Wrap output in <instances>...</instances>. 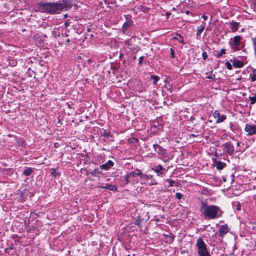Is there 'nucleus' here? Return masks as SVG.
<instances>
[{
    "instance_id": "nucleus-1",
    "label": "nucleus",
    "mask_w": 256,
    "mask_h": 256,
    "mask_svg": "<svg viewBox=\"0 0 256 256\" xmlns=\"http://www.w3.org/2000/svg\"><path fill=\"white\" fill-rule=\"evenodd\" d=\"M200 210L206 219H214L222 214L221 210L218 206L208 205L206 202H201Z\"/></svg>"
},
{
    "instance_id": "nucleus-2",
    "label": "nucleus",
    "mask_w": 256,
    "mask_h": 256,
    "mask_svg": "<svg viewBox=\"0 0 256 256\" xmlns=\"http://www.w3.org/2000/svg\"><path fill=\"white\" fill-rule=\"evenodd\" d=\"M66 8V4L48 2L38 4V10L42 12L50 14L59 13L62 12L64 8Z\"/></svg>"
},
{
    "instance_id": "nucleus-3",
    "label": "nucleus",
    "mask_w": 256,
    "mask_h": 256,
    "mask_svg": "<svg viewBox=\"0 0 256 256\" xmlns=\"http://www.w3.org/2000/svg\"><path fill=\"white\" fill-rule=\"evenodd\" d=\"M198 252L200 256H211L206 248V246L202 238H199L196 243Z\"/></svg>"
},
{
    "instance_id": "nucleus-4",
    "label": "nucleus",
    "mask_w": 256,
    "mask_h": 256,
    "mask_svg": "<svg viewBox=\"0 0 256 256\" xmlns=\"http://www.w3.org/2000/svg\"><path fill=\"white\" fill-rule=\"evenodd\" d=\"M242 38L240 36H234L233 39L230 40L229 44L230 46L234 50H238L240 49Z\"/></svg>"
},
{
    "instance_id": "nucleus-5",
    "label": "nucleus",
    "mask_w": 256,
    "mask_h": 256,
    "mask_svg": "<svg viewBox=\"0 0 256 256\" xmlns=\"http://www.w3.org/2000/svg\"><path fill=\"white\" fill-rule=\"evenodd\" d=\"M230 228L228 227L227 224L221 226L218 229L220 236L223 238L227 233L230 232Z\"/></svg>"
},
{
    "instance_id": "nucleus-6",
    "label": "nucleus",
    "mask_w": 256,
    "mask_h": 256,
    "mask_svg": "<svg viewBox=\"0 0 256 256\" xmlns=\"http://www.w3.org/2000/svg\"><path fill=\"white\" fill-rule=\"evenodd\" d=\"M244 130L249 135H253L256 134V126L254 125L246 124Z\"/></svg>"
},
{
    "instance_id": "nucleus-7",
    "label": "nucleus",
    "mask_w": 256,
    "mask_h": 256,
    "mask_svg": "<svg viewBox=\"0 0 256 256\" xmlns=\"http://www.w3.org/2000/svg\"><path fill=\"white\" fill-rule=\"evenodd\" d=\"M214 116L217 118L216 123L222 122L226 119V116L225 115L220 116V114L218 110H216L214 112Z\"/></svg>"
},
{
    "instance_id": "nucleus-8",
    "label": "nucleus",
    "mask_w": 256,
    "mask_h": 256,
    "mask_svg": "<svg viewBox=\"0 0 256 256\" xmlns=\"http://www.w3.org/2000/svg\"><path fill=\"white\" fill-rule=\"evenodd\" d=\"M224 146L228 154L231 155L233 154L234 148L231 144L227 142L224 144Z\"/></svg>"
},
{
    "instance_id": "nucleus-9",
    "label": "nucleus",
    "mask_w": 256,
    "mask_h": 256,
    "mask_svg": "<svg viewBox=\"0 0 256 256\" xmlns=\"http://www.w3.org/2000/svg\"><path fill=\"white\" fill-rule=\"evenodd\" d=\"M114 165V162L112 160H108L104 164H102L100 166V168L101 169H104L106 170H108L110 168H111Z\"/></svg>"
},
{
    "instance_id": "nucleus-10",
    "label": "nucleus",
    "mask_w": 256,
    "mask_h": 256,
    "mask_svg": "<svg viewBox=\"0 0 256 256\" xmlns=\"http://www.w3.org/2000/svg\"><path fill=\"white\" fill-rule=\"evenodd\" d=\"M153 147L156 151L160 154H164V150L158 144H154Z\"/></svg>"
},
{
    "instance_id": "nucleus-11",
    "label": "nucleus",
    "mask_w": 256,
    "mask_h": 256,
    "mask_svg": "<svg viewBox=\"0 0 256 256\" xmlns=\"http://www.w3.org/2000/svg\"><path fill=\"white\" fill-rule=\"evenodd\" d=\"M100 187L102 188L110 190L112 191H115L117 190L116 186L108 184H106L104 186H102Z\"/></svg>"
},
{
    "instance_id": "nucleus-12",
    "label": "nucleus",
    "mask_w": 256,
    "mask_h": 256,
    "mask_svg": "<svg viewBox=\"0 0 256 256\" xmlns=\"http://www.w3.org/2000/svg\"><path fill=\"white\" fill-rule=\"evenodd\" d=\"M131 179L132 180V179L136 176H140V174H142V172L140 170H139L138 169H136L134 170V171H133L132 172H130V173L128 174Z\"/></svg>"
},
{
    "instance_id": "nucleus-13",
    "label": "nucleus",
    "mask_w": 256,
    "mask_h": 256,
    "mask_svg": "<svg viewBox=\"0 0 256 256\" xmlns=\"http://www.w3.org/2000/svg\"><path fill=\"white\" fill-rule=\"evenodd\" d=\"M206 26V23L205 22H202V25L198 28L197 29V32L196 34V36H200L201 34L203 32V30L204 29Z\"/></svg>"
},
{
    "instance_id": "nucleus-14",
    "label": "nucleus",
    "mask_w": 256,
    "mask_h": 256,
    "mask_svg": "<svg viewBox=\"0 0 256 256\" xmlns=\"http://www.w3.org/2000/svg\"><path fill=\"white\" fill-rule=\"evenodd\" d=\"M233 66L235 67V68H242L244 64V62H242V61H240V60H234L233 61Z\"/></svg>"
},
{
    "instance_id": "nucleus-15",
    "label": "nucleus",
    "mask_w": 256,
    "mask_h": 256,
    "mask_svg": "<svg viewBox=\"0 0 256 256\" xmlns=\"http://www.w3.org/2000/svg\"><path fill=\"white\" fill-rule=\"evenodd\" d=\"M164 169L162 168V166L158 165L154 170L158 174V176L162 174V170Z\"/></svg>"
},
{
    "instance_id": "nucleus-16",
    "label": "nucleus",
    "mask_w": 256,
    "mask_h": 256,
    "mask_svg": "<svg viewBox=\"0 0 256 256\" xmlns=\"http://www.w3.org/2000/svg\"><path fill=\"white\" fill-rule=\"evenodd\" d=\"M238 23L234 22H232L230 23L231 29L233 32H235L238 30Z\"/></svg>"
},
{
    "instance_id": "nucleus-17",
    "label": "nucleus",
    "mask_w": 256,
    "mask_h": 256,
    "mask_svg": "<svg viewBox=\"0 0 256 256\" xmlns=\"http://www.w3.org/2000/svg\"><path fill=\"white\" fill-rule=\"evenodd\" d=\"M216 168L218 170H222L224 166H226V164L221 162H218L216 163Z\"/></svg>"
},
{
    "instance_id": "nucleus-18",
    "label": "nucleus",
    "mask_w": 256,
    "mask_h": 256,
    "mask_svg": "<svg viewBox=\"0 0 256 256\" xmlns=\"http://www.w3.org/2000/svg\"><path fill=\"white\" fill-rule=\"evenodd\" d=\"M251 80L252 82L256 81V69H253L252 73L250 74Z\"/></svg>"
},
{
    "instance_id": "nucleus-19",
    "label": "nucleus",
    "mask_w": 256,
    "mask_h": 256,
    "mask_svg": "<svg viewBox=\"0 0 256 256\" xmlns=\"http://www.w3.org/2000/svg\"><path fill=\"white\" fill-rule=\"evenodd\" d=\"M124 184H128L130 182L132 181V180L131 179V178L129 176L128 174L124 176Z\"/></svg>"
},
{
    "instance_id": "nucleus-20",
    "label": "nucleus",
    "mask_w": 256,
    "mask_h": 256,
    "mask_svg": "<svg viewBox=\"0 0 256 256\" xmlns=\"http://www.w3.org/2000/svg\"><path fill=\"white\" fill-rule=\"evenodd\" d=\"M132 24V22L131 21L126 22L124 23L122 26V29L124 30H126L128 28H129Z\"/></svg>"
},
{
    "instance_id": "nucleus-21",
    "label": "nucleus",
    "mask_w": 256,
    "mask_h": 256,
    "mask_svg": "<svg viewBox=\"0 0 256 256\" xmlns=\"http://www.w3.org/2000/svg\"><path fill=\"white\" fill-rule=\"evenodd\" d=\"M32 172V170L31 168H28L24 171L23 174L25 176H28L31 174Z\"/></svg>"
},
{
    "instance_id": "nucleus-22",
    "label": "nucleus",
    "mask_w": 256,
    "mask_h": 256,
    "mask_svg": "<svg viewBox=\"0 0 256 256\" xmlns=\"http://www.w3.org/2000/svg\"><path fill=\"white\" fill-rule=\"evenodd\" d=\"M226 54V50L225 49H221L220 52L218 54H216V57L217 58H220L222 55Z\"/></svg>"
},
{
    "instance_id": "nucleus-23",
    "label": "nucleus",
    "mask_w": 256,
    "mask_h": 256,
    "mask_svg": "<svg viewBox=\"0 0 256 256\" xmlns=\"http://www.w3.org/2000/svg\"><path fill=\"white\" fill-rule=\"evenodd\" d=\"M249 99L250 100V104H254L256 102V94L254 96H250Z\"/></svg>"
},
{
    "instance_id": "nucleus-24",
    "label": "nucleus",
    "mask_w": 256,
    "mask_h": 256,
    "mask_svg": "<svg viewBox=\"0 0 256 256\" xmlns=\"http://www.w3.org/2000/svg\"><path fill=\"white\" fill-rule=\"evenodd\" d=\"M150 78L154 80L153 83L154 84H156L159 80V78L156 76H152Z\"/></svg>"
},
{
    "instance_id": "nucleus-25",
    "label": "nucleus",
    "mask_w": 256,
    "mask_h": 256,
    "mask_svg": "<svg viewBox=\"0 0 256 256\" xmlns=\"http://www.w3.org/2000/svg\"><path fill=\"white\" fill-rule=\"evenodd\" d=\"M140 178H144V180H147L149 178V176L143 174L142 172V174L140 175Z\"/></svg>"
},
{
    "instance_id": "nucleus-26",
    "label": "nucleus",
    "mask_w": 256,
    "mask_h": 256,
    "mask_svg": "<svg viewBox=\"0 0 256 256\" xmlns=\"http://www.w3.org/2000/svg\"><path fill=\"white\" fill-rule=\"evenodd\" d=\"M51 174H52V175L54 176L55 178L57 176H59V174L58 172H57L54 169L52 170Z\"/></svg>"
},
{
    "instance_id": "nucleus-27",
    "label": "nucleus",
    "mask_w": 256,
    "mask_h": 256,
    "mask_svg": "<svg viewBox=\"0 0 256 256\" xmlns=\"http://www.w3.org/2000/svg\"><path fill=\"white\" fill-rule=\"evenodd\" d=\"M174 38L178 40L180 43L184 42L183 38L180 36H179V38L174 37Z\"/></svg>"
},
{
    "instance_id": "nucleus-28",
    "label": "nucleus",
    "mask_w": 256,
    "mask_h": 256,
    "mask_svg": "<svg viewBox=\"0 0 256 256\" xmlns=\"http://www.w3.org/2000/svg\"><path fill=\"white\" fill-rule=\"evenodd\" d=\"M226 65L228 69L231 70H232V66L228 62H226Z\"/></svg>"
},
{
    "instance_id": "nucleus-29",
    "label": "nucleus",
    "mask_w": 256,
    "mask_h": 256,
    "mask_svg": "<svg viewBox=\"0 0 256 256\" xmlns=\"http://www.w3.org/2000/svg\"><path fill=\"white\" fill-rule=\"evenodd\" d=\"M182 194L180 192H176V197L178 200H180L182 198Z\"/></svg>"
},
{
    "instance_id": "nucleus-30",
    "label": "nucleus",
    "mask_w": 256,
    "mask_h": 256,
    "mask_svg": "<svg viewBox=\"0 0 256 256\" xmlns=\"http://www.w3.org/2000/svg\"><path fill=\"white\" fill-rule=\"evenodd\" d=\"M206 78L208 79L214 80L215 78V75L212 74H210L208 76L206 77Z\"/></svg>"
},
{
    "instance_id": "nucleus-31",
    "label": "nucleus",
    "mask_w": 256,
    "mask_h": 256,
    "mask_svg": "<svg viewBox=\"0 0 256 256\" xmlns=\"http://www.w3.org/2000/svg\"><path fill=\"white\" fill-rule=\"evenodd\" d=\"M202 56L204 60H206L208 57V54L206 52H203L202 54Z\"/></svg>"
},
{
    "instance_id": "nucleus-32",
    "label": "nucleus",
    "mask_w": 256,
    "mask_h": 256,
    "mask_svg": "<svg viewBox=\"0 0 256 256\" xmlns=\"http://www.w3.org/2000/svg\"><path fill=\"white\" fill-rule=\"evenodd\" d=\"M166 180L168 182L169 186H173L174 182L172 180L168 179Z\"/></svg>"
},
{
    "instance_id": "nucleus-33",
    "label": "nucleus",
    "mask_w": 256,
    "mask_h": 256,
    "mask_svg": "<svg viewBox=\"0 0 256 256\" xmlns=\"http://www.w3.org/2000/svg\"><path fill=\"white\" fill-rule=\"evenodd\" d=\"M144 58V57L143 56H140L139 58L138 64H140V65L142 64Z\"/></svg>"
},
{
    "instance_id": "nucleus-34",
    "label": "nucleus",
    "mask_w": 256,
    "mask_h": 256,
    "mask_svg": "<svg viewBox=\"0 0 256 256\" xmlns=\"http://www.w3.org/2000/svg\"><path fill=\"white\" fill-rule=\"evenodd\" d=\"M170 50H171L170 54H171L172 57V58H174V52L172 48L170 49Z\"/></svg>"
},
{
    "instance_id": "nucleus-35",
    "label": "nucleus",
    "mask_w": 256,
    "mask_h": 256,
    "mask_svg": "<svg viewBox=\"0 0 256 256\" xmlns=\"http://www.w3.org/2000/svg\"><path fill=\"white\" fill-rule=\"evenodd\" d=\"M140 220H139L138 219L134 222V224L136 225H140Z\"/></svg>"
},
{
    "instance_id": "nucleus-36",
    "label": "nucleus",
    "mask_w": 256,
    "mask_h": 256,
    "mask_svg": "<svg viewBox=\"0 0 256 256\" xmlns=\"http://www.w3.org/2000/svg\"><path fill=\"white\" fill-rule=\"evenodd\" d=\"M236 209L238 210H240V209H241V206H240V204H238V205H237V206H236Z\"/></svg>"
},
{
    "instance_id": "nucleus-37",
    "label": "nucleus",
    "mask_w": 256,
    "mask_h": 256,
    "mask_svg": "<svg viewBox=\"0 0 256 256\" xmlns=\"http://www.w3.org/2000/svg\"><path fill=\"white\" fill-rule=\"evenodd\" d=\"M202 17L204 20H206L208 19V16L206 15H203Z\"/></svg>"
},
{
    "instance_id": "nucleus-38",
    "label": "nucleus",
    "mask_w": 256,
    "mask_h": 256,
    "mask_svg": "<svg viewBox=\"0 0 256 256\" xmlns=\"http://www.w3.org/2000/svg\"><path fill=\"white\" fill-rule=\"evenodd\" d=\"M109 134H109V133H108V132H105V133H104V136H105L106 137L108 138V136H109Z\"/></svg>"
},
{
    "instance_id": "nucleus-39",
    "label": "nucleus",
    "mask_w": 256,
    "mask_h": 256,
    "mask_svg": "<svg viewBox=\"0 0 256 256\" xmlns=\"http://www.w3.org/2000/svg\"><path fill=\"white\" fill-rule=\"evenodd\" d=\"M90 36V38H92L93 36V34H86V36Z\"/></svg>"
},
{
    "instance_id": "nucleus-40",
    "label": "nucleus",
    "mask_w": 256,
    "mask_h": 256,
    "mask_svg": "<svg viewBox=\"0 0 256 256\" xmlns=\"http://www.w3.org/2000/svg\"><path fill=\"white\" fill-rule=\"evenodd\" d=\"M66 104L68 105V108H72V106H70V105L68 102L66 103Z\"/></svg>"
},
{
    "instance_id": "nucleus-41",
    "label": "nucleus",
    "mask_w": 256,
    "mask_h": 256,
    "mask_svg": "<svg viewBox=\"0 0 256 256\" xmlns=\"http://www.w3.org/2000/svg\"><path fill=\"white\" fill-rule=\"evenodd\" d=\"M254 7L256 8V0L255 1H254Z\"/></svg>"
},
{
    "instance_id": "nucleus-42",
    "label": "nucleus",
    "mask_w": 256,
    "mask_h": 256,
    "mask_svg": "<svg viewBox=\"0 0 256 256\" xmlns=\"http://www.w3.org/2000/svg\"><path fill=\"white\" fill-rule=\"evenodd\" d=\"M96 170H94V172H92V174H96Z\"/></svg>"
},
{
    "instance_id": "nucleus-43",
    "label": "nucleus",
    "mask_w": 256,
    "mask_h": 256,
    "mask_svg": "<svg viewBox=\"0 0 256 256\" xmlns=\"http://www.w3.org/2000/svg\"><path fill=\"white\" fill-rule=\"evenodd\" d=\"M90 31V28H87V32H88Z\"/></svg>"
},
{
    "instance_id": "nucleus-44",
    "label": "nucleus",
    "mask_w": 256,
    "mask_h": 256,
    "mask_svg": "<svg viewBox=\"0 0 256 256\" xmlns=\"http://www.w3.org/2000/svg\"><path fill=\"white\" fill-rule=\"evenodd\" d=\"M152 178V176L150 175L149 176V178Z\"/></svg>"
},
{
    "instance_id": "nucleus-45",
    "label": "nucleus",
    "mask_w": 256,
    "mask_h": 256,
    "mask_svg": "<svg viewBox=\"0 0 256 256\" xmlns=\"http://www.w3.org/2000/svg\"><path fill=\"white\" fill-rule=\"evenodd\" d=\"M166 15H167L168 16H169V14L167 12V13H166Z\"/></svg>"
},
{
    "instance_id": "nucleus-46",
    "label": "nucleus",
    "mask_w": 256,
    "mask_h": 256,
    "mask_svg": "<svg viewBox=\"0 0 256 256\" xmlns=\"http://www.w3.org/2000/svg\"><path fill=\"white\" fill-rule=\"evenodd\" d=\"M186 13L187 14H188L189 13L188 11H186Z\"/></svg>"
},
{
    "instance_id": "nucleus-47",
    "label": "nucleus",
    "mask_w": 256,
    "mask_h": 256,
    "mask_svg": "<svg viewBox=\"0 0 256 256\" xmlns=\"http://www.w3.org/2000/svg\"><path fill=\"white\" fill-rule=\"evenodd\" d=\"M223 180H224V182L226 181V180L224 178Z\"/></svg>"
},
{
    "instance_id": "nucleus-48",
    "label": "nucleus",
    "mask_w": 256,
    "mask_h": 256,
    "mask_svg": "<svg viewBox=\"0 0 256 256\" xmlns=\"http://www.w3.org/2000/svg\"><path fill=\"white\" fill-rule=\"evenodd\" d=\"M191 136H194V134H192Z\"/></svg>"
},
{
    "instance_id": "nucleus-49",
    "label": "nucleus",
    "mask_w": 256,
    "mask_h": 256,
    "mask_svg": "<svg viewBox=\"0 0 256 256\" xmlns=\"http://www.w3.org/2000/svg\"><path fill=\"white\" fill-rule=\"evenodd\" d=\"M134 59H136V56H135V57H134Z\"/></svg>"
},
{
    "instance_id": "nucleus-50",
    "label": "nucleus",
    "mask_w": 256,
    "mask_h": 256,
    "mask_svg": "<svg viewBox=\"0 0 256 256\" xmlns=\"http://www.w3.org/2000/svg\"><path fill=\"white\" fill-rule=\"evenodd\" d=\"M130 256V255H129V254H128V256Z\"/></svg>"
}]
</instances>
